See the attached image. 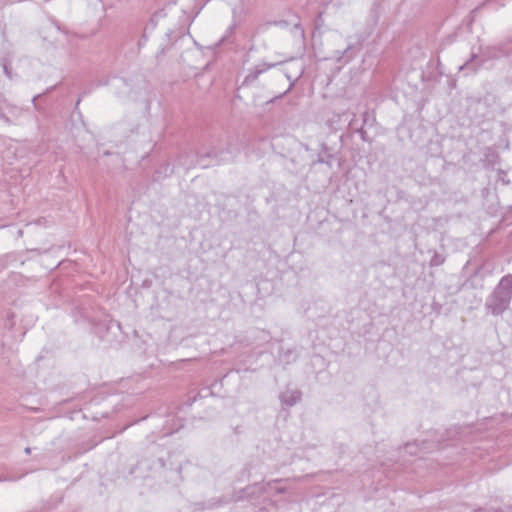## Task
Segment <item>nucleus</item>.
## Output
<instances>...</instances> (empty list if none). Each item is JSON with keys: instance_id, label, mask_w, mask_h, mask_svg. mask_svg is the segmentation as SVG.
I'll return each mask as SVG.
<instances>
[{"instance_id": "1", "label": "nucleus", "mask_w": 512, "mask_h": 512, "mask_svg": "<svg viewBox=\"0 0 512 512\" xmlns=\"http://www.w3.org/2000/svg\"><path fill=\"white\" fill-rule=\"evenodd\" d=\"M381 14V6L378 3H374L370 8L368 17H367V25L363 32H357L354 35V40L352 37H348L347 46L344 50H335L332 52L331 56L328 58L333 60L335 63L339 64L341 67L349 64L353 61L358 54L362 50L363 43L372 35L374 32Z\"/></svg>"}, {"instance_id": "2", "label": "nucleus", "mask_w": 512, "mask_h": 512, "mask_svg": "<svg viewBox=\"0 0 512 512\" xmlns=\"http://www.w3.org/2000/svg\"><path fill=\"white\" fill-rule=\"evenodd\" d=\"M512 300V274L503 276L492 293L486 298V313L501 316L509 309Z\"/></svg>"}, {"instance_id": "3", "label": "nucleus", "mask_w": 512, "mask_h": 512, "mask_svg": "<svg viewBox=\"0 0 512 512\" xmlns=\"http://www.w3.org/2000/svg\"><path fill=\"white\" fill-rule=\"evenodd\" d=\"M72 315L76 323H87L92 326L93 333L100 339L105 338V333L111 329V320L107 318L100 319L91 315V312L85 307H75Z\"/></svg>"}, {"instance_id": "4", "label": "nucleus", "mask_w": 512, "mask_h": 512, "mask_svg": "<svg viewBox=\"0 0 512 512\" xmlns=\"http://www.w3.org/2000/svg\"><path fill=\"white\" fill-rule=\"evenodd\" d=\"M282 481L283 479H275L266 483H254L243 489H240L239 491L234 492L230 499L219 500L218 506L226 504L231 501L238 502L246 499H254L256 497H259L261 494L266 493L268 491V488H271L272 484L279 483Z\"/></svg>"}, {"instance_id": "5", "label": "nucleus", "mask_w": 512, "mask_h": 512, "mask_svg": "<svg viewBox=\"0 0 512 512\" xmlns=\"http://www.w3.org/2000/svg\"><path fill=\"white\" fill-rule=\"evenodd\" d=\"M205 158H212V159H215L217 162L224 160L222 157L219 156V153L216 149H212L209 152H207L206 154H200L197 158L196 163H194V161L188 162V161L184 160L183 156H181L179 158V164L184 166L187 169L191 168L192 166H194L196 164L201 166L202 168H206L208 165L203 163V160Z\"/></svg>"}, {"instance_id": "6", "label": "nucleus", "mask_w": 512, "mask_h": 512, "mask_svg": "<svg viewBox=\"0 0 512 512\" xmlns=\"http://www.w3.org/2000/svg\"><path fill=\"white\" fill-rule=\"evenodd\" d=\"M21 112H22L21 108L8 103L7 100L4 98V96L0 94V118L1 119H4L5 121L10 122L11 120L9 119L8 114H10L14 118H17L20 116Z\"/></svg>"}, {"instance_id": "7", "label": "nucleus", "mask_w": 512, "mask_h": 512, "mask_svg": "<svg viewBox=\"0 0 512 512\" xmlns=\"http://www.w3.org/2000/svg\"><path fill=\"white\" fill-rule=\"evenodd\" d=\"M278 63H266L262 62L252 68L244 79V84L252 83L258 79V77L266 72L267 70L275 67Z\"/></svg>"}, {"instance_id": "8", "label": "nucleus", "mask_w": 512, "mask_h": 512, "mask_svg": "<svg viewBox=\"0 0 512 512\" xmlns=\"http://www.w3.org/2000/svg\"><path fill=\"white\" fill-rule=\"evenodd\" d=\"M302 398L300 390H286L279 395V399L282 405L292 407L299 403Z\"/></svg>"}, {"instance_id": "9", "label": "nucleus", "mask_w": 512, "mask_h": 512, "mask_svg": "<svg viewBox=\"0 0 512 512\" xmlns=\"http://www.w3.org/2000/svg\"><path fill=\"white\" fill-rule=\"evenodd\" d=\"M477 58L478 55L473 52L470 58L459 67L460 71H470L472 73L476 72L482 64L481 62L476 61Z\"/></svg>"}, {"instance_id": "10", "label": "nucleus", "mask_w": 512, "mask_h": 512, "mask_svg": "<svg viewBox=\"0 0 512 512\" xmlns=\"http://www.w3.org/2000/svg\"><path fill=\"white\" fill-rule=\"evenodd\" d=\"M429 443L427 441H422L420 444L417 442L407 443L404 447L405 453L410 455H418V452L428 450Z\"/></svg>"}, {"instance_id": "11", "label": "nucleus", "mask_w": 512, "mask_h": 512, "mask_svg": "<svg viewBox=\"0 0 512 512\" xmlns=\"http://www.w3.org/2000/svg\"><path fill=\"white\" fill-rule=\"evenodd\" d=\"M484 55L487 58H499L507 55V52L504 50L502 46H492L486 48Z\"/></svg>"}, {"instance_id": "12", "label": "nucleus", "mask_w": 512, "mask_h": 512, "mask_svg": "<svg viewBox=\"0 0 512 512\" xmlns=\"http://www.w3.org/2000/svg\"><path fill=\"white\" fill-rule=\"evenodd\" d=\"M237 24L236 22H233L225 31V34L220 38L219 42L217 43V46L222 45L224 42L228 40L229 37H231L234 34L235 28Z\"/></svg>"}, {"instance_id": "13", "label": "nucleus", "mask_w": 512, "mask_h": 512, "mask_svg": "<svg viewBox=\"0 0 512 512\" xmlns=\"http://www.w3.org/2000/svg\"><path fill=\"white\" fill-rule=\"evenodd\" d=\"M445 261V258L443 255L437 253L436 251H434V254L433 256L431 257L430 259V266L431 267H437V266H440L444 263Z\"/></svg>"}, {"instance_id": "14", "label": "nucleus", "mask_w": 512, "mask_h": 512, "mask_svg": "<svg viewBox=\"0 0 512 512\" xmlns=\"http://www.w3.org/2000/svg\"><path fill=\"white\" fill-rule=\"evenodd\" d=\"M208 394H210L209 388L202 389L201 392L197 393L195 396L190 397L188 399V405L191 406L197 400L198 397H206V395Z\"/></svg>"}, {"instance_id": "15", "label": "nucleus", "mask_w": 512, "mask_h": 512, "mask_svg": "<svg viewBox=\"0 0 512 512\" xmlns=\"http://www.w3.org/2000/svg\"><path fill=\"white\" fill-rule=\"evenodd\" d=\"M322 152L324 153L325 158L330 160L331 163L336 159V156L329 152V148L325 143H322Z\"/></svg>"}, {"instance_id": "16", "label": "nucleus", "mask_w": 512, "mask_h": 512, "mask_svg": "<svg viewBox=\"0 0 512 512\" xmlns=\"http://www.w3.org/2000/svg\"><path fill=\"white\" fill-rule=\"evenodd\" d=\"M316 163L326 164L328 167H330V168H331V162H330V160H327V159L325 158V155H324V153L322 152V148L320 149V151H319V153H318V157H317Z\"/></svg>"}, {"instance_id": "17", "label": "nucleus", "mask_w": 512, "mask_h": 512, "mask_svg": "<svg viewBox=\"0 0 512 512\" xmlns=\"http://www.w3.org/2000/svg\"><path fill=\"white\" fill-rule=\"evenodd\" d=\"M296 80H297V78L295 80L291 81L288 89L286 91H284L282 94L271 99L270 102H274L276 99H280V98L284 97L287 93H289L291 91V89L294 87Z\"/></svg>"}, {"instance_id": "18", "label": "nucleus", "mask_w": 512, "mask_h": 512, "mask_svg": "<svg viewBox=\"0 0 512 512\" xmlns=\"http://www.w3.org/2000/svg\"><path fill=\"white\" fill-rule=\"evenodd\" d=\"M355 132L360 136L362 141H368L367 132L364 130L363 127L356 129Z\"/></svg>"}, {"instance_id": "19", "label": "nucleus", "mask_w": 512, "mask_h": 512, "mask_svg": "<svg viewBox=\"0 0 512 512\" xmlns=\"http://www.w3.org/2000/svg\"><path fill=\"white\" fill-rule=\"evenodd\" d=\"M108 84H109V79H108V78H105V79H103V80H100V81L97 83V85H96V86H97V87H99V86H106V85H108Z\"/></svg>"}, {"instance_id": "20", "label": "nucleus", "mask_w": 512, "mask_h": 512, "mask_svg": "<svg viewBox=\"0 0 512 512\" xmlns=\"http://www.w3.org/2000/svg\"><path fill=\"white\" fill-rule=\"evenodd\" d=\"M274 490H275L276 494H283V493L286 492V488L285 487H275Z\"/></svg>"}, {"instance_id": "21", "label": "nucleus", "mask_w": 512, "mask_h": 512, "mask_svg": "<svg viewBox=\"0 0 512 512\" xmlns=\"http://www.w3.org/2000/svg\"><path fill=\"white\" fill-rule=\"evenodd\" d=\"M181 470H182V467H181V466H178V467H177V469H176V471H175V475H176V477H177V480H181V476H180V474H181Z\"/></svg>"}, {"instance_id": "22", "label": "nucleus", "mask_w": 512, "mask_h": 512, "mask_svg": "<svg viewBox=\"0 0 512 512\" xmlns=\"http://www.w3.org/2000/svg\"><path fill=\"white\" fill-rule=\"evenodd\" d=\"M3 71L7 75V77L11 78L10 71L8 70L7 65H3Z\"/></svg>"}, {"instance_id": "23", "label": "nucleus", "mask_w": 512, "mask_h": 512, "mask_svg": "<svg viewBox=\"0 0 512 512\" xmlns=\"http://www.w3.org/2000/svg\"><path fill=\"white\" fill-rule=\"evenodd\" d=\"M15 478L0 477V482L15 481Z\"/></svg>"}, {"instance_id": "24", "label": "nucleus", "mask_w": 512, "mask_h": 512, "mask_svg": "<svg viewBox=\"0 0 512 512\" xmlns=\"http://www.w3.org/2000/svg\"><path fill=\"white\" fill-rule=\"evenodd\" d=\"M40 96H41V94H38V95H36V96H34V97L32 98V102H33V104H34V106H35L36 108H37V106H36L35 102H36V100H37Z\"/></svg>"}, {"instance_id": "25", "label": "nucleus", "mask_w": 512, "mask_h": 512, "mask_svg": "<svg viewBox=\"0 0 512 512\" xmlns=\"http://www.w3.org/2000/svg\"><path fill=\"white\" fill-rule=\"evenodd\" d=\"M25 453L26 454H30L31 453V448L30 447H26L25 448Z\"/></svg>"}, {"instance_id": "26", "label": "nucleus", "mask_w": 512, "mask_h": 512, "mask_svg": "<svg viewBox=\"0 0 512 512\" xmlns=\"http://www.w3.org/2000/svg\"><path fill=\"white\" fill-rule=\"evenodd\" d=\"M367 115H368V112H365V113H364V119H363V122H364V123H366V121H367V120H366V116H367Z\"/></svg>"}, {"instance_id": "27", "label": "nucleus", "mask_w": 512, "mask_h": 512, "mask_svg": "<svg viewBox=\"0 0 512 512\" xmlns=\"http://www.w3.org/2000/svg\"><path fill=\"white\" fill-rule=\"evenodd\" d=\"M491 512H503L501 509H492Z\"/></svg>"}, {"instance_id": "28", "label": "nucleus", "mask_w": 512, "mask_h": 512, "mask_svg": "<svg viewBox=\"0 0 512 512\" xmlns=\"http://www.w3.org/2000/svg\"><path fill=\"white\" fill-rule=\"evenodd\" d=\"M22 234H23L22 230H19V231H18V235H19V236H22Z\"/></svg>"}, {"instance_id": "29", "label": "nucleus", "mask_w": 512, "mask_h": 512, "mask_svg": "<svg viewBox=\"0 0 512 512\" xmlns=\"http://www.w3.org/2000/svg\"><path fill=\"white\" fill-rule=\"evenodd\" d=\"M120 81L123 83V84H126V81L124 79H120Z\"/></svg>"}, {"instance_id": "30", "label": "nucleus", "mask_w": 512, "mask_h": 512, "mask_svg": "<svg viewBox=\"0 0 512 512\" xmlns=\"http://www.w3.org/2000/svg\"><path fill=\"white\" fill-rule=\"evenodd\" d=\"M53 88H54V87H51V88L47 89V91H46V92H50Z\"/></svg>"}]
</instances>
